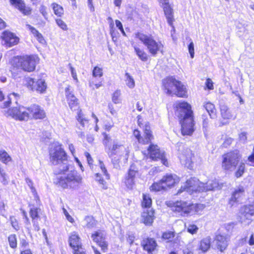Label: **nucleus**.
I'll return each mask as SVG.
<instances>
[{
	"label": "nucleus",
	"mask_w": 254,
	"mask_h": 254,
	"mask_svg": "<svg viewBox=\"0 0 254 254\" xmlns=\"http://www.w3.org/2000/svg\"><path fill=\"white\" fill-rule=\"evenodd\" d=\"M50 162L54 165L59 166L54 170L57 175L56 183L63 188L69 187L72 189H76L82 182V177L76 170L71 169L67 164V156L63 148L57 146L50 150Z\"/></svg>",
	"instance_id": "f257e3e1"
},
{
	"label": "nucleus",
	"mask_w": 254,
	"mask_h": 254,
	"mask_svg": "<svg viewBox=\"0 0 254 254\" xmlns=\"http://www.w3.org/2000/svg\"><path fill=\"white\" fill-rule=\"evenodd\" d=\"M175 114L180 120L181 131L183 135H191L194 131L193 118L191 106L186 102L176 103Z\"/></svg>",
	"instance_id": "f03ea898"
},
{
	"label": "nucleus",
	"mask_w": 254,
	"mask_h": 254,
	"mask_svg": "<svg viewBox=\"0 0 254 254\" xmlns=\"http://www.w3.org/2000/svg\"><path fill=\"white\" fill-rule=\"evenodd\" d=\"M216 180H209L206 183L200 182L196 178H192L187 181L184 186L178 190V194L186 191L190 194L194 192H203L215 190L220 188Z\"/></svg>",
	"instance_id": "7ed1b4c3"
},
{
	"label": "nucleus",
	"mask_w": 254,
	"mask_h": 254,
	"mask_svg": "<svg viewBox=\"0 0 254 254\" xmlns=\"http://www.w3.org/2000/svg\"><path fill=\"white\" fill-rule=\"evenodd\" d=\"M205 206L202 204H192L186 201H177L173 207L172 210L180 213L184 217L194 214H201Z\"/></svg>",
	"instance_id": "20e7f679"
},
{
	"label": "nucleus",
	"mask_w": 254,
	"mask_h": 254,
	"mask_svg": "<svg viewBox=\"0 0 254 254\" xmlns=\"http://www.w3.org/2000/svg\"><path fill=\"white\" fill-rule=\"evenodd\" d=\"M162 83L168 94H173L182 98L188 96L186 87L173 77H169L163 79Z\"/></svg>",
	"instance_id": "39448f33"
},
{
	"label": "nucleus",
	"mask_w": 254,
	"mask_h": 254,
	"mask_svg": "<svg viewBox=\"0 0 254 254\" xmlns=\"http://www.w3.org/2000/svg\"><path fill=\"white\" fill-rule=\"evenodd\" d=\"M134 38L138 39L146 47L149 53L155 56L159 52H162L163 45L160 41H156L151 35H146L141 32L134 34Z\"/></svg>",
	"instance_id": "423d86ee"
},
{
	"label": "nucleus",
	"mask_w": 254,
	"mask_h": 254,
	"mask_svg": "<svg viewBox=\"0 0 254 254\" xmlns=\"http://www.w3.org/2000/svg\"><path fill=\"white\" fill-rule=\"evenodd\" d=\"M237 152H230L222 156V167L225 170L232 171L235 169L240 159Z\"/></svg>",
	"instance_id": "0eeeda50"
},
{
	"label": "nucleus",
	"mask_w": 254,
	"mask_h": 254,
	"mask_svg": "<svg viewBox=\"0 0 254 254\" xmlns=\"http://www.w3.org/2000/svg\"><path fill=\"white\" fill-rule=\"evenodd\" d=\"M17 60L21 68L27 72L34 71L36 64L39 63L38 57L34 55L22 56L15 59V60Z\"/></svg>",
	"instance_id": "6e6552de"
},
{
	"label": "nucleus",
	"mask_w": 254,
	"mask_h": 254,
	"mask_svg": "<svg viewBox=\"0 0 254 254\" xmlns=\"http://www.w3.org/2000/svg\"><path fill=\"white\" fill-rule=\"evenodd\" d=\"M105 150L110 158H112L115 156L120 157L124 154H125L126 157H127L129 153L127 148L117 140H114L113 144L108 146V148Z\"/></svg>",
	"instance_id": "1a4fd4ad"
},
{
	"label": "nucleus",
	"mask_w": 254,
	"mask_h": 254,
	"mask_svg": "<svg viewBox=\"0 0 254 254\" xmlns=\"http://www.w3.org/2000/svg\"><path fill=\"white\" fill-rule=\"evenodd\" d=\"M5 115L19 121H27L29 118L28 108H26L23 106H18L8 109L5 113Z\"/></svg>",
	"instance_id": "9d476101"
},
{
	"label": "nucleus",
	"mask_w": 254,
	"mask_h": 254,
	"mask_svg": "<svg viewBox=\"0 0 254 254\" xmlns=\"http://www.w3.org/2000/svg\"><path fill=\"white\" fill-rule=\"evenodd\" d=\"M133 135L137 140L138 143L143 144L149 143L154 138L149 123H146L145 125L143 136L140 135V131L137 129L134 130Z\"/></svg>",
	"instance_id": "9b49d317"
},
{
	"label": "nucleus",
	"mask_w": 254,
	"mask_h": 254,
	"mask_svg": "<svg viewBox=\"0 0 254 254\" xmlns=\"http://www.w3.org/2000/svg\"><path fill=\"white\" fill-rule=\"evenodd\" d=\"M148 153L150 158L152 160H160L163 165L168 166V163L165 158L164 152L160 150L157 145L151 144L148 148Z\"/></svg>",
	"instance_id": "f8f14e48"
},
{
	"label": "nucleus",
	"mask_w": 254,
	"mask_h": 254,
	"mask_svg": "<svg viewBox=\"0 0 254 254\" xmlns=\"http://www.w3.org/2000/svg\"><path fill=\"white\" fill-rule=\"evenodd\" d=\"M0 38L2 40V44L7 47H11L17 45L19 40L15 34L7 30L2 33Z\"/></svg>",
	"instance_id": "ddd939ff"
},
{
	"label": "nucleus",
	"mask_w": 254,
	"mask_h": 254,
	"mask_svg": "<svg viewBox=\"0 0 254 254\" xmlns=\"http://www.w3.org/2000/svg\"><path fill=\"white\" fill-rule=\"evenodd\" d=\"M26 81L27 87L32 90L43 93L47 88V84L44 79H40L35 81L33 78L28 77Z\"/></svg>",
	"instance_id": "4468645a"
},
{
	"label": "nucleus",
	"mask_w": 254,
	"mask_h": 254,
	"mask_svg": "<svg viewBox=\"0 0 254 254\" xmlns=\"http://www.w3.org/2000/svg\"><path fill=\"white\" fill-rule=\"evenodd\" d=\"M92 240L99 245L103 252L108 249V243L106 241V233L104 231L98 230L91 235Z\"/></svg>",
	"instance_id": "2eb2a0df"
},
{
	"label": "nucleus",
	"mask_w": 254,
	"mask_h": 254,
	"mask_svg": "<svg viewBox=\"0 0 254 254\" xmlns=\"http://www.w3.org/2000/svg\"><path fill=\"white\" fill-rule=\"evenodd\" d=\"M193 154L189 148H186L180 154L179 157L181 164L188 168L191 169L192 167V157Z\"/></svg>",
	"instance_id": "dca6fc26"
},
{
	"label": "nucleus",
	"mask_w": 254,
	"mask_h": 254,
	"mask_svg": "<svg viewBox=\"0 0 254 254\" xmlns=\"http://www.w3.org/2000/svg\"><path fill=\"white\" fill-rule=\"evenodd\" d=\"M29 118L34 119H43L46 117V113L42 108L39 105L33 104L28 108Z\"/></svg>",
	"instance_id": "f3484780"
},
{
	"label": "nucleus",
	"mask_w": 254,
	"mask_h": 254,
	"mask_svg": "<svg viewBox=\"0 0 254 254\" xmlns=\"http://www.w3.org/2000/svg\"><path fill=\"white\" fill-rule=\"evenodd\" d=\"M138 169L133 164L130 166L127 176L126 177L125 184L128 189H132L134 184V180L138 175Z\"/></svg>",
	"instance_id": "a211bd4d"
},
{
	"label": "nucleus",
	"mask_w": 254,
	"mask_h": 254,
	"mask_svg": "<svg viewBox=\"0 0 254 254\" xmlns=\"http://www.w3.org/2000/svg\"><path fill=\"white\" fill-rule=\"evenodd\" d=\"M30 206L31 208L29 214L32 219L33 227L35 231H38L40 230L39 221L40 220L39 214L41 213V209L34 205H30Z\"/></svg>",
	"instance_id": "6ab92c4d"
},
{
	"label": "nucleus",
	"mask_w": 254,
	"mask_h": 254,
	"mask_svg": "<svg viewBox=\"0 0 254 254\" xmlns=\"http://www.w3.org/2000/svg\"><path fill=\"white\" fill-rule=\"evenodd\" d=\"M65 93L70 108L72 110H76L78 108L77 99L73 94L70 86L65 88Z\"/></svg>",
	"instance_id": "aec40b11"
},
{
	"label": "nucleus",
	"mask_w": 254,
	"mask_h": 254,
	"mask_svg": "<svg viewBox=\"0 0 254 254\" xmlns=\"http://www.w3.org/2000/svg\"><path fill=\"white\" fill-rule=\"evenodd\" d=\"M244 189L243 187L239 188L233 192L229 201V204L233 206L241 201L244 195Z\"/></svg>",
	"instance_id": "412c9836"
},
{
	"label": "nucleus",
	"mask_w": 254,
	"mask_h": 254,
	"mask_svg": "<svg viewBox=\"0 0 254 254\" xmlns=\"http://www.w3.org/2000/svg\"><path fill=\"white\" fill-rule=\"evenodd\" d=\"M10 2L23 14L28 15L31 14V9L29 7L26 6L22 0H10Z\"/></svg>",
	"instance_id": "4be33fe9"
},
{
	"label": "nucleus",
	"mask_w": 254,
	"mask_h": 254,
	"mask_svg": "<svg viewBox=\"0 0 254 254\" xmlns=\"http://www.w3.org/2000/svg\"><path fill=\"white\" fill-rule=\"evenodd\" d=\"M143 249L150 254L156 249L157 246L156 242L152 238H147L141 243Z\"/></svg>",
	"instance_id": "5701e85b"
},
{
	"label": "nucleus",
	"mask_w": 254,
	"mask_h": 254,
	"mask_svg": "<svg viewBox=\"0 0 254 254\" xmlns=\"http://www.w3.org/2000/svg\"><path fill=\"white\" fill-rule=\"evenodd\" d=\"M213 243L215 244L217 248L221 252L226 249L228 246V241L225 236L221 235H216Z\"/></svg>",
	"instance_id": "b1692460"
},
{
	"label": "nucleus",
	"mask_w": 254,
	"mask_h": 254,
	"mask_svg": "<svg viewBox=\"0 0 254 254\" xmlns=\"http://www.w3.org/2000/svg\"><path fill=\"white\" fill-rule=\"evenodd\" d=\"M69 243L70 246L75 251L76 249H80L82 248L80 238L77 234L73 232L71 233L69 238Z\"/></svg>",
	"instance_id": "393cba45"
},
{
	"label": "nucleus",
	"mask_w": 254,
	"mask_h": 254,
	"mask_svg": "<svg viewBox=\"0 0 254 254\" xmlns=\"http://www.w3.org/2000/svg\"><path fill=\"white\" fill-rule=\"evenodd\" d=\"M166 188L173 186L175 184L179 182V178L176 175L167 174L162 179Z\"/></svg>",
	"instance_id": "a878e982"
},
{
	"label": "nucleus",
	"mask_w": 254,
	"mask_h": 254,
	"mask_svg": "<svg viewBox=\"0 0 254 254\" xmlns=\"http://www.w3.org/2000/svg\"><path fill=\"white\" fill-rule=\"evenodd\" d=\"M220 110L221 116L224 119H235L236 116L234 115L231 110L225 104H220Z\"/></svg>",
	"instance_id": "bb28decb"
},
{
	"label": "nucleus",
	"mask_w": 254,
	"mask_h": 254,
	"mask_svg": "<svg viewBox=\"0 0 254 254\" xmlns=\"http://www.w3.org/2000/svg\"><path fill=\"white\" fill-rule=\"evenodd\" d=\"M248 27L249 25L244 21L236 23L237 33L239 37H247L249 34Z\"/></svg>",
	"instance_id": "cd10ccee"
},
{
	"label": "nucleus",
	"mask_w": 254,
	"mask_h": 254,
	"mask_svg": "<svg viewBox=\"0 0 254 254\" xmlns=\"http://www.w3.org/2000/svg\"><path fill=\"white\" fill-rule=\"evenodd\" d=\"M142 220L145 225H151L154 218V212L152 209L146 210L142 213Z\"/></svg>",
	"instance_id": "c85d7f7f"
},
{
	"label": "nucleus",
	"mask_w": 254,
	"mask_h": 254,
	"mask_svg": "<svg viewBox=\"0 0 254 254\" xmlns=\"http://www.w3.org/2000/svg\"><path fill=\"white\" fill-rule=\"evenodd\" d=\"M162 7L168 24L172 26L174 21L173 9L169 4L162 6Z\"/></svg>",
	"instance_id": "c756f323"
},
{
	"label": "nucleus",
	"mask_w": 254,
	"mask_h": 254,
	"mask_svg": "<svg viewBox=\"0 0 254 254\" xmlns=\"http://www.w3.org/2000/svg\"><path fill=\"white\" fill-rule=\"evenodd\" d=\"M131 45L133 47L134 52L138 58L142 62H147L149 58L148 54L143 49L139 48L134 43H132Z\"/></svg>",
	"instance_id": "7c9ffc66"
},
{
	"label": "nucleus",
	"mask_w": 254,
	"mask_h": 254,
	"mask_svg": "<svg viewBox=\"0 0 254 254\" xmlns=\"http://www.w3.org/2000/svg\"><path fill=\"white\" fill-rule=\"evenodd\" d=\"M211 239L210 237L207 236L202 239L199 242V249L203 253L208 251L210 248Z\"/></svg>",
	"instance_id": "2f4dec72"
},
{
	"label": "nucleus",
	"mask_w": 254,
	"mask_h": 254,
	"mask_svg": "<svg viewBox=\"0 0 254 254\" xmlns=\"http://www.w3.org/2000/svg\"><path fill=\"white\" fill-rule=\"evenodd\" d=\"M203 107L207 112L210 118L215 119L217 117L216 109L214 104L208 102L204 103Z\"/></svg>",
	"instance_id": "473e14b6"
},
{
	"label": "nucleus",
	"mask_w": 254,
	"mask_h": 254,
	"mask_svg": "<svg viewBox=\"0 0 254 254\" xmlns=\"http://www.w3.org/2000/svg\"><path fill=\"white\" fill-rule=\"evenodd\" d=\"M76 119L78 123L80 125V126L78 127L81 130H82L88 123V120L86 119L81 111H79L78 112Z\"/></svg>",
	"instance_id": "72a5a7b5"
},
{
	"label": "nucleus",
	"mask_w": 254,
	"mask_h": 254,
	"mask_svg": "<svg viewBox=\"0 0 254 254\" xmlns=\"http://www.w3.org/2000/svg\"><path fill=\"white\" fill-rule=\"evenodd\" d=\"M83 226L87 228H92L96 225V221L92 216H86L83 221Z\"/></svg>",
	"instance_id": "f704fd0d"
},
{
	"label": "nucleus",
	"mask_w": 254,
	"mask_h": 254,
	"mask_svg": "<svg viewBox=\"0 0 254 254\" xmlns=\"http://www.w3.org/2000/svg\"><path fill=\"white\" fill-rule=\"evenodd\" d=\"M150 190L152 191H159L166 190L162 179L158 182L155 183L150 187Z\"/></svg>",
	"instance_id": "c9c22d12"
},
{
	"label": "nucleus",
	"mask_w": 254,
	"mask_h": 254,
	"mask_svg": "<svg viewBox=\"0 0 254 254\" xmlns=\"http://www.w3.org/2000/svg\"><path fill=\"white\" fill-rule=\"evenodd\" d=\"M52 7L55 14H56L57 16L61 17L64 14V8L60 5L57 3H53L52 4Z\"/></svg>",
	"instance_id": "e433bc0d"
},
{
	"label": "nucleus",
	"mask_w": 254,
	"mask_h": 254,
	"mask_svg": "<svg viewBox=\"0 0 254 254\" xmlns=\"http://www.w3.org/2000/svg\"><path fill=\"white\" fill-rule=\"evenodd\" d=\"M95 176V181L99 183L100 187L104 190L107 189L108 187L107 183L103 179L101 174L99 173H96Z\"/></svg>",
	"instance_id": "4c0bfd02"
},
{
	"label": "nucleus",
	"mask_w": 254,
	"mask_h": 254,
	"mask_svg": "<svg viewBox=\"0 0 254 254\" xmlns=\"http://www.w3.org/2000/svg\"><path fill=\"white\" fill-rule=\"evenodd\" d=\"M152 204V199L150 195L148 194H143V200L142 201V206L143 207L150 208Z\"/></svg>",
	"instance_id": "58836bf2"
},
{
	"label": "nucleus",
	"mask_w": 254,
	"mask_h": 254,
	"mask_svg": "<svg viewBox=\"0 0 254 254\" xmlns=\"http://www.w3.org/2000/svg\"><path fill=\"white\" fill-rule=\"evenodd\" d=\"M11 160V157L5 150H0V161L6 164Z\"/></svg>",
	"instance_id": "ea45409f"
},
{
	"label": "nucleus",
	"mask_w": 254,
	"mask_h": 254,
	"mask_svg": "<svg viewBox=\"0 0 254 254\" xmlns=\"http://www.w3.org/2000/svg\"><path fill=\"white\" fill-rule=\"evenodd\" d=\"M0 181L3 185L8 184V177L0 164Z\"/></svg>",
	"instance_id": "a19ab883"
},
{
	"label": "nucleus",
	"mask_w": 254,
	"mask_h": 254,
	"mask_svg": "<svg viewBox=\"0 0 254 254\" xmlns=\"http://www.w3.org/2000/svg\"><path fill=\"white\" fill-rule=\"evenodd\" d=\"M125 81L127 87L131 89L134 88L135 86V82L133 77L131 76L128 73H126L125 74Z\"/></svg>",
	"instance_id": "79ce46f5"
},
{
	"label": "nucleus",
	"mask_w": 254,
	"mask_h": 254,
	"mask_svg": "<svg viewBox=\"0 0 254 254\" xmlns=\"http://www.w3.org/2000/svg\"><path fill=\"white\" fill-rule=\"evenodd\" d=\"M8 241L10 247L11 248L14 249L17 247V239L16 236L15 234H11L8 237Z\"/></svg>",
	"instance_id": "37998d69"
},
{
	"label": "nucleus",
	"mask_w": 254,
	"mask_h": 254,
	"mask_svg": "<svg viewBox=\"0 0 254 254\" xmlns=\"http://www.w3.org/2000/svg\"><path fill=\"white\" fill-rule=\"evenodd\" d=\"M26 182L27 184L28 185V186L30 188L31 192L33 194L35 199H36V201H37V200L39 201V198L38 197L37 193L36 191V189L33 187V182L31 181V180H30L29 178H26Z\"/></svg>",
	"instance_id": "c03bdc74"
},
{
	"label": "nucleus",
	"mask_w": 254,
	"mask_h": 254,
	"mask_svg": "<svg viewBox=\"0 0 254 254\" xmlns=\"http://www.w3.org/2000/svg\"><path fill=\"white\" fill-rule=\"evenodd\" d=\"M121 95V91L119 90H117L114 92L112 96V101L115 104H118L121 102L120 99Z\"/></svg>",
	"instance_id": "a18cd8bd"
},
{
	"label": "nucleus",
	"mask_w": 254,
	"mask_h": 254,
	"mask_svg": "<svg viewBox=\"0 0 254 254\" xmlns=\"http://www.w3.org/2000/svg\"><path fill=\"white\" fill-rule=\"evenodd\" d=\"M245 169V164L244 163H241L238 167L237 171L235 173V176L237 178H239L243 174Z\"/></svg>",
	"instance_id": "49530a36"
},
{
	"label": "nucleus",
	"mask_w": 254,
	"mask_h": 254,
	"mask_svg": "<svg viewBox=\"0 0 254 254\" xmlns=\"http://www.w3.org/2000/svg\"><path fill=\"white\" fill-rule=\"evenodd\" d=\"M198 230V227L193 224H189L187 227V231L191 234H196Z\"/></svg>",
	"instance_id": "de8ad7c7"
},
{
	"label": "nucleus",
	"mask_w": 254,
	"mask_h": 254,
	"mask_svg": "<svg viewBox=\"0 0 254 254\" xmlns=\"http://www.w3.org/2000/svg\"><path fill=\"white\" fill-rule=\"evenodd\" d=\"M92 75L94 77L102 76L103 72L102 68L98 66H95L93 70Z\"/></svg>",
	"instance_id": "09e8293b"
},
{
	"label": "nucleus",
	"mask_w": 254,
	"mask_h": 254,
	"mask_svg": "<svg viewBox=\"0 0 254 254\" xmlns=\"http://www.w3.org/2000/svg\"><path fill=\"white\" fill-rule=\"evenodd\" d=\"M99 166L102 171V172L105 176L106 179L107 180L110 179V175L108 173L107 170L102 161H99Z\"/></svg>",
	"instance_id": "8fccbe9b"
},
{
	"label": "nucleus",
	"mask_w": 254,
	"mask_h": 254,
	"mask_svg": "<svg viewBox=\"0 0 254 254\" xmlns=\"http://www.w3.org/2000/svg\"><path fill=\"white\" fill-rule=\"evenodd\" d=\"M202 129L203 132L206 133L207 131V129L209 126V120L204 115H202Z\"/></svg>",
	"instance_id": "3c124183"
},
{
	"label": "nucleus",
	"mask_w": 254,
	"mask_h": 254,
	"mask_svg": "<svg viewBox=\"0 0 254 254\" xmlns=\"http://www.w3.org/2000/svg\"><path fill=\"white\" fill-rule=\"evenodd\" d=\"M16 94L14 93L10 94L8 97V100L3 103V105L1 106V107L4 108L8 107L10 105V103H11L12 97L16 98Z\"/></svg>",
	"instance_id": "603ef678"
},
{
	"label": "nucleus",
	"mask_w": 254,
	"mask_h": 254,
	"mask_svg": "<svg viewBox=\"0 0 254 254\" xmlns=\"http://www.w3.org/2000/svg\"><path fill=\"white\" fill-rule=\"evenodd\" d=\"M174 233L169 231L165 232L163 234L162 238L165 240L171 241L174 237Z\"/></svg>",
	"instance_id": "864d4df0"
},
{
	"label": "nucleus",
	"mask_w": 254,
	"mask_h": 254,
	"mask_svg": "<svg viewBox=\"0 0 254 254\" xmlns=\"http://www.w3.org/2000/svg\"><path fill=\"white\" fill-rule=\"evenodd\" d=\"M57 24L63 30H67V27L65 23L61 19H57L56 20Z\"/></svg>",
	"instance_id": "5fc2aeb1"
},
{
	"label": "nucleus",
	"mask_w": 254,
	"mask_h": 254,
	"mask_svg": "<svg viewBox=\"0 0 254 254\" xmlns=\"http://www.w3.org/2000/svg\"><path fill=\"white\" fill-rule=\"evenodd\" d=\"M102 85V81H99L98 83H96L93 79L89 82V86L92 88L93 89L95 88L98 89Z\"/></svg>",
	"instance_id": "6e6d98bb"
},
{
	"label": "nucleus",
	"mask_w": 254,
	"mask_h": 254,
	"mask_svg": "<svg viewBox=\"0 0 254 254\" xmlns=\"http://www.w3.org/2000/svg\"><path fill=\"white\" fill-rule=\"evenodd\" d=\"M10 220L12 227L16 231L18 230L19 229V226L16 218L13 216L10 217Z\"/></svg>",
	"instance_id": "4d7b16f0"
},
{
	"label": "nucleus",
	"mask_w": 254,
	"mask_h": 254,
	"mask_svg": "<svg viewBox=\"0 0 254 254\" xmlns=\"http://www.w3.org/2000/svg\"><path fill=\"white\" fill-rule=\"evenodd\" d=\"M246 163L250 166L254 167V147L253 149V152L249 156Z\"/></svg>",
	"instance_id": "13d9d810"
},
{
	"label": "nucleus",
	"mask_w": 254,
	"mask_h": 254,
	"mask_svg": "<svg viewBox=\"0 0 254 254\" xmlns=\"http://www.w3.org/2000/svg\"><path fill=\"white\" fill-rule=\"evenodd\" d=\"M104 135V140H103V143L104 145L105 146V150L108 148V146H110L111 145L109 144V141L110 140V137L108 136L107 134L106 133H103Z\"/></svg>",
	"instance_id": "bf43d9fd"
},
{
	"label": "nucleus",
	"mask_w": 254,
	"mask_h": 254,
	"mask_svg": "<svg viewBox=\"0 0 254 254\" xmlns=\"http://www.w3.org/2000/svg\"><path fill=\"white\" fill-rule=\"evenodd\" d=\"M115 23H116L117 27H118V29L120 30V31L122 33V34L124 36H126V34L124 30L123 25H122V23L121 22V21H119V20H116Z\"/></svg>",
	"instance_id": "052dcab7"
},
{
	"label": "nucleus",
	"mask_w": 254,
	"mask_h": 254,
	"mask_svg": "<svg viewBox=\"0 0 254 254\" xmlns=\"http://www.w3.org/2000/svg\"><path fill=\"white\" fill-rule=\"evenodd\" d=\"M189 52L190 54V57L193 58L194 55V44L192 42H191L188 46Z\"/></svg>",
	"instance_id": "680f3d73"
},
{
	"label": "nucleus",
	"mask_w": 254,
	"mask_h": 254,
	"mask_svg": "<svg viewBox=\"0 0 254 254\" xmlns=\"http://www.w3.org/2000/svg\"><path fill=\"white\" fill-rule=\"evenodd\" d=\"M111 158L112 159V163L113 164L114 168H118L120 167L119 164L120 157H116L114 156L113 157Z\"/></svg>",
	"instance_id": "e2e57ef3"
},
{
	"label": "nucleus",
	"mask_w": 254,
	"mask_h": 254,
	"mask_svg": "<svg viewBox=\"0 0 254 254\" xmlns=\"http://www.w3.org/2000/svg\"><path fill=\"white\" fill-rule=\"evenodd\" d=\"M63 213H64L65 216L66 217V219L70 222L73 223L74 222V219L72 217L68 214L67 210L64 208H63Z\"/></svg>",
	"instance_id": "0e129e2a"
},
{
	"label": "nucleus",
	"mask_w": 254,
	"mask_h": 254,
	"mask_svg": "<svg viewBox=\"0 0 254 254\" xmlns=\"http://www.w3.org/2000/svg\"><path fill=\"white\" fill-rule=\"evenodd\" d=\"M39 11L40 13L43 15V16L46 18L48 13L47 12V8L44 5H41L39 8Z\"/></svg>",
	"instance_id": "69168bd1"
},
{
	"label": "nucleus",
	"mask_w": 254,
	"mask_h": 254,
	"mask_svg": "<svg viewBox=\"0 0 254 254\" xmlns=\"http://www.w3.org/2000/svg\"><path fill=\"white\" fill-rule=\"evenodd\" d=\"M233 141V139L232 138H227L224 141V143H223V147L226 148L228 147V146H229L230 144H232Z\"/></svg>",
	"instance_id": "338daca9"
},
{
	"label": "nucleus",
	"mask_w": 254,
	"mask_h": 254,
	"mask_svg": "<svg viewBox=\"0 0 254 254\" xmlns=\"http://www.w3.org/2000/svg\"><path fill=\"white\" fill-rule=\"evenodd\" d=\"M27 28L30 30L31 32L34 35V37L37 35L39 32L33 27L31 26L30 25L27 24L26 25Z\"/></svg>",
	"instance_id": "774afa93"
}]
</instances>
